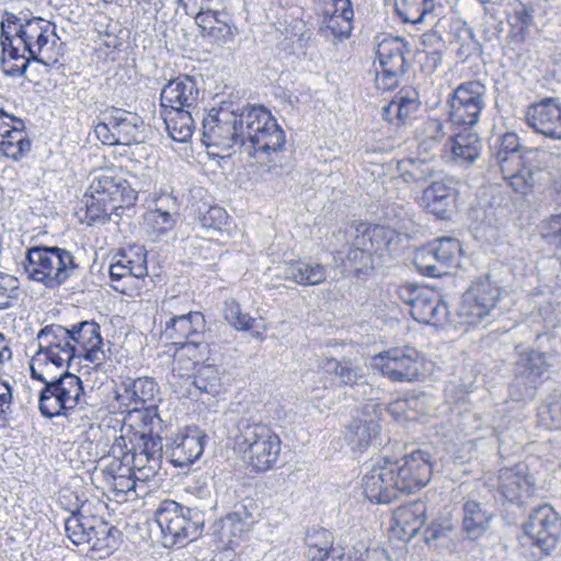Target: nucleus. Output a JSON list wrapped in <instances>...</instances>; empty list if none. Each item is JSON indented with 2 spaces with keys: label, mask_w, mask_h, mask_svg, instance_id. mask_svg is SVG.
Masks as SVG:
<instances>
[{
  "label": "nucleus",
  "mask_w": 561,
  "mask_h": 561,
  "mask_svg": "<svg viewBox=\"0 0 561 561\" xmlns=\"http://www.w3.org/2000/svg\"><path fill=\"white\" fill-rule=\"evenodd\" d=\"M250 530L251 528L245 527L240 519L228 514L220 520L216 533L224 549L234 550L245 539Z\"/></svg>",
  "instance_id": "obj_42"
},
{
  "label": "nucleus",
  "mask_w": 561,
  "mask_h": 561,
  "mask_svg": "<svg viewBox=\"0 0 561 561\" xmlns=\"http://www.w3.org/2000/svg\"><path fill=\"white\" fill-rule=\"evenodd\" d=\"M462 511V531L467 538L470 540L481 538L490 527L492 514L476 501H467Z\"/></svg>",
  "instance_id": "obj_33"
},
{
  "label": "nucleus",
  "mask_w": 561,
  "mask_h": 561,
  "mask_svg": "<svg viewBox=\"0 0 561 561\" xmlns=\"http://www.w3.org/2000/svg\"><path fill=\"white\" fill-rule=\"evenodd\" d=\"M173 82H174V79H170L169 83L161 91L160 115L163 119V123L165 125V130L168 131L169 137L172 140H175V114H174L175 89L171 88Z\"/></svg>",
  "instance_id": "obj_51"
},
{
  "label": "nucleus",
  "mask_w": 561,
  "mask_h": 561,
  "mask_svg": "<svg viewBox=\"0 0 561 561\" xmlns=\"http://www.w3.org/2000/svg\"><path fill=\"white\" fill-rule=\"evenodd\" d=\"M550 355L525 348L518 352L515 363V376L524 380L528 388L535 389L542 375L551 366Z\"/></svg>",
  "instance_id": "obj_29"
},
{
  "label": "nucleus",
  "mask_w": 561,
  "mask_h": 561,
  "mask_svg": "<svg viewBox=\"0 0 561 561\" xmlns=\"http://www.w3.org/2000/svg\"><path fill=\"white\" fill-rule=\"evenodd\" d=\"M72 339L65 327L51 324L43 328L37 334L38 351L30 365L32 378L45 380L46 375H50L51 367L67 368L77 357Z\"/></svg>",
  "instance_id": "obj_5"
},
{
  "label": "nucleus",
  "mask_w": 561,
  "mask_h": 561,
  "mask_svg": "<svg viewBox=\"0 0 561 561\" xmlns=\"http://www.w3.org/2000/svg\"><path fill=\"white\" fill-rule=\"evenodd\" d=\"M205 434L196 425H191L181 434V443H178V450L183 457L178 456V467L193 463L204 451Z\"/></svg>",
  "instance_id": "obj_38"
},
{
  "label": "nucleus",
  "mask_w": 561,
  "mask_h": 561,
  "mask_svg": "<svg viewBox=\"0 0 561 561\" xmlns=\"http://www.w3.org/2000/svg\"><path fill=\"white\" fill-rule=\"evenodd\" d=\"M117 533L118 530L114 526L110 525L98 515L85 545L90 550L105 551L108 553L116 546L117 540L115 534Z\"/></svg>",
  "instance_id": "obj_41"
},
{
  "label": "nucleus",
  "mask_w": 561,
  "mask_h": 561,
  "mask_svg": "<svg viewBox=\"0 0 561 561\" xmlns=\"http://www.w3.org/2000/svg\"><path fill=\"white\" fill-rule=\"evenodd\" d=\"M104 506V503L96 501H84L65 519V531L69 540L76 546L87 543L89 533L93 527L98 511Z\"/></svg>",
  "instance_id": "obj_28"
},
{
  "label": "nucleus",
  "mask_w": 561,
  "mask_h": 561,
  "mask_svg": "<svg viewBox=\"0 0 561 561\" xmlns=\"http://www.w3.org/2000/svg\"><path fill=\"white\" fill-rule=\"evenodd\" d=\"M157 393V383L151 378H138L126 385L116 396L121 405L128 411V421L142 423L147 427L152 423L153 399Z\"/></svg>",
  "instance_id": "obj_18"
},
{
  "label": "nucleus",
  "mask_w": 561,
  "mask_h": 561,
  "mask_svg": "<svg viewBox=\"0 0 561 561\" xmlns=\"http://www.w3.org/2000/svg\"><path fill=\"white\" fill-rule=\"evenodd\" d=\"M233 518L240 519L245 527L253 526L259 522L260 511L257 504L252 499H245L240 505L236 506V510L230 513Z\"/></svg>",
  "instance_id": "obj_59"
},
{
  "label": "nucleus",
  "mask_w": 561,
  "mask_h": 561,
  "mask_svg": "<svg viewBox=\"0 0 561 561\" xmlns=\"http://www.w3.org/2000/svg\"><path fill=\"white\" fill-rule=\"evenodd\" d=\"M458 194V181L455 178L446 176L433 181L424 188L420 203L432 215L447 219L456 208Z\"/></svg>",
  "instance_id": "obj_21"
},
{
  "label": "nucleus",
  "mask_w": 561,
  "mask_h": 561,
  "mask_svg": "<svg viewBox=\"0 0 561 561\" xmlns=\"http://www.w3.org/2000/svg\"><path fill=\"white\" fill-rule=\"evenodd\" d=\"M433 8V0H396V10L405 23L416 24Z\"/></svg>",
  "instance_id": "obj_48"
},
{
  "label": "nucleus",
  "mask_w": 561,
  "mask_h": 561,
  "mask_svg": "<svg viewBox=\"0 0 561 561\" xmlns=\"http://www.w3.org/2000/svg\"><path fill=\"white\" fill-rule=\"evenodd\" d=\"M204 328L205 320L201 312L178 316V359L187 357L195 366L203 358L201 348Z\"/></svg>",
  "instance_id": "obj_22"
},
{
  "label": "nucleus",
  "mask_w": 561,
  "mask_h": 561,
  "mask_svg": "<svg viewBox=\"0 0 561 561\" xmlns=\"http://www.w3.org/2000/svg\"><path fill=\"white\" fill-rule=\"evenodd\" d=\"M136 199V192L126 180L112 170L94 175L87 193L83 196L84 218L88 225L104 222L111 210L131 204Z\"/></svg>",
  "instance_id": "obj_2"
},
{
  "label": "nucleus",
  "mask_w": 561,
  "mask_h": 561,
  "mask_svg": "<svg viewBox=\"0 0 561 561\" xmlns=\"http://www.w3.org/2000/svg\"><path fill=\"white\" fill-rule=\"evenodd\" d=\"M31 147L23 122L0 110V152L19 161L31 151Z\"/></svg>",
  "instance_id": "obj_24"
},
{
  "label": "nucleus",
  "mask_w": 561,
  "mask_h": 561,
  "mask_svg": "<svg viewBox=\"0 0 561 561\" xmlns=\"http://www.w3.org/2000/svg\"><path fill=\"white\" fill-rule=\"evenodd\" d=\"M192 110L178 107V142H186L192 137L195 128Z\"/></svg>",
  "instance_id": "obj_61"
},
{
  "label": "nucleus",
  "mask_w": 561,
  "mask_h": 561,
  "mask_svg": "<svg viewBox=\"0 0 561 561\" xmlns=\"http://www.w3.org/2000/svg\"><path fill=\"white\" fill-rule=\"evenodd\" d=\"M404 71L402 60L396 56L390 65H379L376 68L375 85L380 91H390L398 87Z\"/></svg>",
  "instance_id": "obj_47"
},
{
  "label": "nucleus",
  "mask_w": 561,
  "mask_h": 561,
  "mask_svg": "<svg viewBox=\"0 0 561 561\" xmlns=\"http://www.w3.org/2000/svg\"><path fill=\"white\" fill-rule=\"evenodd\" d=\"M112 288L128 297H133L139 288V280L144 268L136 264L135 267H128L124 262H121V256L117 255L115 262L108 268Z\"/></svg>",
  "instance_id": "obj_32"
},
{
  "label": "nucleus",
  "mask_w": 561,
  "mask_h": 561,
  "mask_svg": "<svg viewBox=\"0 0 561 561\" xmlns=\"http://www.w3.org/2000/svg\"><path fill=\"white\" fill-rule=\"evenodd\" d=\"M2 59L31 58V49L34 43L27 37H0Z\"/></svg>",
  "instance_id": "obj_53"
},
{
  "label": "nucleus",
  "mask_w": 561,
  "mask_h": 561,
  "mask_svg": "<svg viewBox=\"0 0 561 561\" xmlns=\"http://www.w3.org/2000/svg\"><path fill=\"white\" fill-rule=\"evenodd\" d=\"M198 90L190 75L178 76V103L182 107L195 108Z\"/></svg>",
  "instance_id": "obj_57"
},
{
  "label": "nucleus",
  "mask_w": 561,
  "mask_h": 561,
  "mask_svg": "<svg viewBox=\"0 0 561 561\" xmlns=\"http://www.w3.org/2000/svg\"><path fill=\"white\" fill-rule=\"evenodd\" d=\"M414 265L420 274L427 277H438L446 273L445 267L430 245L415 251Z\"/></svg>",
  "instance_id": "obj_49"
},
{
  "label": "nucleus",
  "mask_w": 561,
  "mask_h": 561,
  "mask_svg": "<svg viewBox=\"0 0 561 561\" xmlns=\"http://www.w3.org/2000/svg\"><path fill=\"white\" fill-rule=\"evenodd\" d=\"M239 434L234 438L236 450L243 462L255 472H265L278 461L282 440L267 425L240 420Z\"/></svg>",
  "instance_id": "obj_3"
},
{
  "label": "nucleus",
  "mask_w": 561,
  "mask_h": 561,
  "mask_svg": "<svg viewBox=\"0 0 561 561\" xmlns=\"http://www.w3.org/2000/svg\"><path fill=\"white\" fill-rule=\"evenodd\" d=\"M203 518L197 510L178 503V545L192 541L201 534Z\"/></svg>",
  "instance_id": "obj_43"
},
{
  "label": "nucleus",
  "mask_w": 561,
  "mask_h": 561,
  "mask_svg": "<svg viewBox=\"0 0 561 561\" xmlns=\"http://www.w3.org/2000/svg\"><path fill=\"white\" fill-rule=\"evenodd\" d=\"M357 244L367 245L370 254L391 251L399 241L397 231L387 226L360 222L356 226Z\"/></svg>",
  "instance_id": "obj_30"
},
{
  "label": "nucleus",
  "mask_w": 561,
  "mask_h": 561,
  "mask_svg": "<svg viewBox=\"0 0 561 561\" xmlns=\"http://www.w3.org/2000/svg\"><path fill=\"white\" fill-rule=\"evenodd\" d=\"M285 133L271 112L262 105L241 107L239 145L254 158L282 150Z\"/></svg>",
  "instance_id": "obj_1"
},
{
  "label": "nucleus",
  "mask_w": 561,
  "mask_h": 561,
  "mask_svg": "<svg viewBox=\"0 0 561 561\" xmlns=\"http://www.w3.org/2000/svg\"><path fill=\"white\" fill-rule=\"evenodd\" d=\"M306 545L309 561H312L328 550H331V548H334L333 536L327 529H316L307 534Z\"/></svg>",
  "instance_id": "obj_54"
},
{
  "label": "nucleus",
  "mask_w": 561,
  "mask_h": 561,
  "mask_svg": "<svg viewBox=\"0 0 561 561\" xmlns=\"http://www.w3.org/2000/svg\"><path fill=\"white\" fill-rule=\"evenodd\" d=\"M163 197L157 199V208L146 214L145 220L157 237H161L174 227V220L169 210H164Z\"/></svg>",
  "instance_id": "obj_52"
},
{
  "label": "nucleus",
  "mask_w": 561,
  "mask_h": 561,
  "mask_svg": "<svg viewBox=\"0 0 561 561\" xmlns=\"http://www.w3.org/2000/svg\"><path fill=\"white\" fill-rule=\"evenodd\" d=\"M127 438L116 437L111 447V461L106 465L105 472L111 474L113 479L117 477L134 478L135 471L131 463L127 459Z\"/></svg>",
  "instance_id": "obj_44"
},
{
  "label": "nucleus",
  "mask_w": 561,
  "mask_h": 561,
  "mask_svg": "<svg viewBox=\"0 0 561 561\" xmlns=\"http://www.w3.org/2000/svg\"><path fill=\"white\" fill-rule=\"evenodd\" d=\"M119 437H128L126 461L131 463L135 478L145 483L156 474L160 467L163 457L161 438L153 437L147 427L135 430L133 423L125 424Z\"/></svg>",
  "instance_id": "obj_7"
},
{
  "label": "nucleus",
  "mask_w": 561,
  "mask_h": 561,
  "mask_svg": "<svg viewBox=\"0 0 561 561\" xmlns=\"http://www.w3.org/2000/svg\"><path fill=\"white\" fill-rule=\"evenodd\" d=\"M527 125L536 133L561 140V103L556 98H545L526 111Z\"/></svg>",
  "instance_id": "obj_23"
},
{
  "label": "nucleus",
  "mask_w": 561,
  "mask_h": 561,
  "mask_svg": "<svg viewBox=\"0 0 561 561\" xmlns=\"http://www.w3.org/2000/svg\"><path fill=\"white\" fill-rule=\"evenodd\" d=\"M398 296L410 307L411 317L420 323L437 325L447 318V305L428 287L405 284L398 288Z\"/></svg>",
  "instance_id": "obj_13"
},
{
  "label": "nucleus",
  "mask_w": 561,
  "mask_h": 561,
  "mask_svg": "<svg viewBox=\"0 0 561 561\" xmlns=\"http://www.w3.org/2000/svg\"><path fill=\"white\" fill-rule=\"evenodd\" d=\"M100 331V325L94 321H82L68 329L73 337L72 344L78 358H84L96 365L105 359L104 343Z\"/></svg>",
  "instance_id": "obj_25"
},
{
  "label": "nucleus",
  "mask_w": 561,
  "mask_h": 561,
  "mask_svg": "<svg viewBox=\"0 0 561 561\" xmlns=\"http://www.w3.org/2000/svg\"><path fill=\"white\" fill-rule=\"evenodd\" d=\"M277 270L279 273L275 276H282L300 286H317L324 283L328 277V267L311 257L284 262Z\"/></svg>",
  "instance_id": "obj_27"
},
{
  "label": "nucleus",
  "mask_w": 561,
  "mask_h": 561,
  "mask_svg": "<svg viewBox=\"0 0 561 561\" xmlns=\"http://www.w3.org/2000/svg\"><path fill=\"white\" fill-rule=\"evenodd\" d=\"M394 522L408 538L414 537L426 522L425 503L415 501L399 507L394 513Z\"/></svg>",
  "instance_id": "obj_34"
},
{
  "label": "nucleus",
  "mask_w": 561,
  "mask_h": 561,
  "mask_svg": "<svg viewBox=\"0 0 561 561\" xmlns=\"http://www.w3.org/2000/svg\"><path fill=\"white\" fill-rule=\"evenodd\" d=\"M175 519V501L165 500L161 503L156 513V523L160 529V542L171 549L175 545V528L173 526Z\"/></svg>",
  "instance_id": "obj_45"
},
{
  "label": "nucleus",
  "mask_w": 561,
  "mask_h": 561,
  "mask_svg": "<svg viewBox=\"0 0 561 561\" xmlns=\"http://www.w3.org/2000/svg\"><path fill=\"white\" fill-rule=\"evenodd\" d=\"M494 158L503 179L508 181L514 191L522 194L551 181V172L540 167L541 163L547 162V159L557 161V164L561 165L560 158L538 149L524 150L523 154L494 156Z\"/></svg>",
  "instance_id": "obj_4"
},
{
  "label": "nucleus",
  "mask_w": 561,
  "mask_h": 561,
  "mask_svg": "<svg viewBox=\"0 0 561 561\" xmlns=\"http://www.w3.org/2000/svg\"><path fill=\"white\" fill-rule=\"evenodd\" d=\"M229 216L227 211L219 206H210L204 214L201 215L199 220L204 228L213 230H221L228 225Z\"/></svg>",
  "instance_id": "obj_60"
},
{
  "label": "nucleus",
  "mask_w": 561,
  "mask_h": 561,
  "mask_svg": "<svg viewBox=\"0 0 561 561\" xmlns=\"http://www.w3.org/2000/svg\"><path fill=\"white\" fill-rule=\"evenodd\" d=\"M510 24L513 28V35H525L531 32L533 16L528 10L523 8L511 16Z\"/></svg>",
  "instance_id": "obj_64"
},
{
  "label": "nucleus",
  "mask_w": 561,
  "mask_h": 561,
  "mask_svg": "<svg viewBox=\"0 0 561 561\" xmlns=\"http://www.w3.org/2000/svg\"><path fill=\"white\" fill-rule=\"evenodd\" d=\"M224 317L236 330L248 331L255 319L247 312H242L240 304L233 299H227L224 307Z\"/></svg>",
  "instance_id": "obj_56"
},
{
  "label": "nucleus",
  "mask_w": 561,
  "mask_h": 561,
  "mask_svg": "<svg viewBox=\"0 0 561 561\" xmlns=\"http://www.w3.org/2000/svg\"><path fill=\"white\" fill-rule=\"evenodd\" d=\"M196 369L193 376L178 374V392L181 398H188L209 407L214 399L222 392L221 373L218 367L210 364H196L187 358V365L180 369Z\"/></svg>",
  "instance_id": "obj_10"
},
{
  "label": "nucleus",
  "mask_w": 561,
  "mask_h": 561,
  "mask_svg": "<svg viewBox=\"0 0 561 561\" xmlns=\"http://www.w3.org/2000/svg\"><path fill=\"white\" fill-rule=\"evenodd\" d=\"M501 297L500 287L486 278H479L462 295L458 308L460 322L466 325H477L489 322L492 311Z\"/></svg>",
  "instance_id": "obj_11"
},
{
  "label": "nucleus",
  "mask_w": 561,
  "mask_h": 561,
  "mask_svg": "<svg viewBox=\"0 0 561 561\" xmlns=\"http://www.w3.org/2000/svg\"><path fill=\"white\" fill-rule=\"evenodd\" d=\"M391 466L400 494L420 491L431 481L433 474L432 456L426 450H413L400 459L391 460Z\"/></svg>",
  "instance_id": "obj_17"
},
{
  "label": "nucleus",
  "mask_w": 561,
  "mask_h": 561,
  "mask_svg": "<svg viewBox=\"0 0 561 561\" xmlns=\"http://www.w3.org/2000/svg\"><path fill=\"white\" fill-rule=\"evenodd\" d=\"M145 124L133 112L118 107H108L102 112V121L94 127L98 139L107 146H130L144 140Z\"/></svg>",
  "instance_id": "obj_9"
},
{
  "label": "nucleus",
  "mask_w": 561,
  "mask_h": 561,
  "mask_svg": "<svg viewBox=\"0 0 561 561\" xmlns=\"http://www.w3.org/2000/svg\"><path fill=\"white\" fill-rule=\"evenodd\" d=\"M46 375L44 388L39 392L38 409L43 416L51 419L67 415L78 404H85L81 379L67 370L58 378L48 379Z\"/></svg>",
  "instance_id": "obj_8"
},
{
  "label": "nucleus",
  "mask_w": 561,
  "mask_h": 561,
  "mask_svg": "<svg viewBox=\"0 0 561 561\" xmlns=\"http://www.w3.org/2000/svg\"><path fill=\"white\" fill-rule=\"evenodd\" d=\"M34 45L31 49V58L45 65L54 66L64 55V46L60 37H27Z\"/></svg>",
  "instance_id": "obj_40"
},
{
  "label": "nucleus",
  "mask_w": 561,
  "mask_h": 561,
  "mask_svg": "<svg viewBox=\"0 0 561 561\" xmlns=\"http://www.w3.org/2000/svg\"><path fill=\"white\" fill-rule=\"evenodd\" d=\"M380 426L374 420H353L345 431V439L355 451L366 449L377 437Z\"/></svg>",
  "instance_id": "obj_37"
},
{
  "label": "nucleus",
  "mask_w": 561,
  "mask_h": 561,
  "mask_svg": "<svg viewBox=\"0 0 561 561\" xmlns=\"http://www.w3.org/2000/svg\"><path fill=\"white\" fill-rule=\"evenodd\" d=\"M420 108L415 90H401L391 102L382 107V118L391 124H405Z\"/></svg>",
  "instance_id": "obj_31"
},
{
  "label": "nucleus",
  "mask_w": 561,
  "mask_h": 561,
  "mask_svg": "<svg viewBox=\"0 0 561 561\" xmlns=\"http://www.w3.org/2000/svg\"><path fill=\"white\" fill-rule=\"evenodd\" d=\"M405 54H409V51L407 50V44L403 37H383L378 44L377 57L379 65H390V61H392L396 56H399L402 60V67H404L407 62Z\"/></svg>",
  "instance_id": "obj_50"
},
{
  "label": "nucleus",
  "mask_w": 561,
  "mask_h": 561,
  "mask_svg": "<svg viewBox=\"0 0 561 561\" xmlns=\"http://www.w3.org/2000/svg\"><path fill=\"white\" fill-rule=\"evenodd\" d=\"M497 489L508 502L524 505L535 494L536 479L528 472L526 465L518 463L499 471Z\"/></svg>",
  "instance_id": "obj_20"
},
{
  "label": "nucleus",
  "mask_w": 561,
  "mask_h": 561,
  "mask_svg": "<svg viewBox=\"0 0 561 561\" xmlns=\"http://www.w3.org/2000/svg\"><path fill=\"white\" fill-rule=\"evenodd\" d=\"M24 16H18L10 12L1 13L0 35L22 34L24 27Z\"/></svg>",
  "instance_id": "obj_63"
},
{
  "label": "nucleus",
  "mask_w": 561,
  "mask_h": 561,
  "mask_svg": "<svg viewBox=\"0 0 561 561\" xmlns=\"http://www.w3.org/2000/svg\"><path fill=\"white\" fill-rule=\"evenodd\" d=\"M365 496L377 504H388L400 494L391 459H377L363 478Z\"/></svg>",
  "instance_id": "obj_19"
},
{
  "label": "nucleus",
  "mask_w": 561,
  "mask_h": 561,
  "mask_svg": "<svg viewBox=\"0 0 561 561\" xmlns=\"http://www.w3.org/2000/svg\"><path fill=\"white\" fill-rule=\"evenodd\" d=\"M19 296V280L16 277L0 272V310L10 308Z\"/></svg>",
  "instance_id": "obj_58"
},
{
  "label": "nucleus",
  "mask_w": 561,
  "mask_h": 561,
  "mask_svg": "<svg viewBox=\"0 0 561 561\" xmlns=\"http://www.w3.org/2000/svg\"><path fill=\"white\" fill-rule=\"evenodd\" d=\"M202 31V35H231L232 30L227 21V14L207 5L205 11L190 14Z\"/></svg>",
  "instance_id": "obj_39"
},
{
  "label": "nucleus",
  "mask_w": 561,
  "mask_h": 561,
  "mask_svg": "<svg viewBox=\"0 0 561 561\" xmlns=\"http://www.w3.org/2000/svg\"><path fill=\"white\" fill-rule=\"evenodd\" d=\"M241 106L224 101L218 108H211L203 121V135L207 146L231 148L239 144V121Z\"/></svg>",
  "instance_id": "obj_12"
},
{
  "label": "nucleus",
  "mask_w": 561,
  "mask_h": 561,
  "mask_svg": "<svg viewBox=\"0 0 561 561\" xmlns=\"http://www.w3.org/2000/svg\"><path fill=\"white\" fill-rule=\"evenodd\" d=\"M343 266L345 271L356 275L366 274L370 268H373L371 254L368 251L367 245L357 244V232H355L353 247L346 254Z\"/></svg>",
  "instance_id": "obj_46"
},
{
  "label": "nucleus",
  "mask_w": 561,
  "mask_h": 561,
  "mask_svg": "<svg viewBox=\"0 0 561 561\" xmlns=\"http://www.w3.org/2000/svg\"><path fill=\"white\" fill-rule=\"evenodd\" d=\"M434 250L438 262L446 268L461 253V245L458 239L445 237L428 244Z\"/></svg>",
  "instance_id": "obj_55"
},
{
  "label": "nucleus",
  "mask_w": 561,
  "mask_h": 561,
  "mask_svg": "<svg viewBox=\"0 0 561 561\" xmlns=\"http://www.w3.org/2000/svg\"><path fill=\"white\" fill-rule=\"evenodd\" d=\"M23 25L21 35H57L55 24L42 18L28 19L24 15Z\"/></svg>",
  "instance_id": "obj_62"
},
{
  "label": "nucleus",
  "mask_w": 561,
  "mask_h": 561,
  "mask_svg": "<svg viewBox=\"0 0 561 561\" xmlns=\"http://www.w3.org/2000/svg\"><path fill=\"white\" fill-rule=\"evenodd\" d=\"M481 141L470 127H463L462 130H453L448 140L440 149L442 158L447 162L458 165L472 163L480 156Z\"/></svg>",
  "instance_id": "obj_26"
},
{
  "label": "nucleus",
  "mask_w": 561,
  "mask_h": 561,
  "mask_svg": "<svg viewBox=\"0 0 561 561\" xmlns=\"http://www.w3.org/2000/svg\"><path fill=\"white\" fill-rule=\"evenodd\" d=\"M371 367L393 382H412L421 374L422 358L413 347H393L375 355Z\"/></svg>",
  "instance_id": "obj_14"
},
{
  "label": "nucleus",
  "mask_w": 561,
  "mask_h": 561,
  "mask_svg": "<svg viewBox=\"0 0 561 561\" xmlns=\"http://www.w3.org/2000/svg\"><path fill=\"white\" fill-rule=\"evenodd\" d=\"M485 87L480 81H467L458 85L448 101L453 125L472 127L485 106Z\"/></svg>",
  "instance_id": "obj_15"
},
{
  "label": "nucleus",
  "mask_w": 561,
  "mask_h": 561,
  "mask_svg": "<svg viewBox=\"0 0 561 561\" xmlns=\"http://www.w3.org/2000/svg\"><path fill=\"white\" fill-rule=\"evenodd\" d=\"M524 536L542 553L550 554L561 536V516L550 504L536 507L524 525Z\"/></svg>",
  "instance_id": "obj_16"
},
{
  "label": "nucleus",
  "mask_w": 561,
  "mask_h": 561,
  "mask_svg": "<svg viewBox=\"0 0 561 561\" xmlns=\"http://www.w3.org/2000/svg\"><path fill=\"white\" fill-rule=\"evenodd\" d=\"M451 126L454 125L450 121L443 122L438 118H428L425 121L419 135L420 150L431 152L434 149H438L440 151L453 131Z\"/></svg>",
  "instance_id": "obj_35"
},
{
  "label": "nucleus",
  "mask_w": 561,
  "mask_h": 561,
  "mask_svg": "<svg viewBox=\"0 0 561 561\" xmlns=\"http://www.w3.org/2000/svg\"><path fill=\"white\" fill-rule=\"evenodd\" d=\"M26 261L28 277L49 289L66 283L78 267L71 252L58 247H34L27 251Z\"/></svg>",
  "instance_id": "obj_6"
},
{
  "label": "nucleus",
  "mask_w": 561,
  "mask_h": 561,
  "mask_svg": "<svg viewBox=\"0 0 561 561\" xmlns=\"http://www.w3.org/2000/svg\"><path fill=\"white\" fill-rule=\"evenodd\" d=\"M320 367L327 374L337 376L340 382L345 386L358 385L365 380L364 367L351 359L337 360L332 357H327L322 359Z\"/></svg>",
  "instance_id": "obj_36"
}]
</instances>
